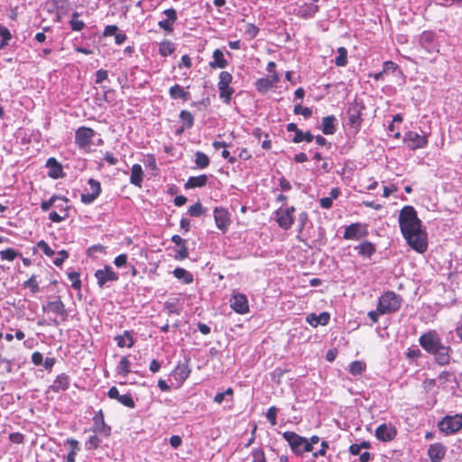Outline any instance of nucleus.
<instances>
[{
  "label": "nucleus",
  "instance_id": "a211bd4d",
  "mask_svg": "<svg viewBox=\"0 0 462 462\" xmlns=\"http://www.w3.org/2000/svg\"><path fill=\"white\" fill-rule=\"evenodd\" d=\"M330 319V315L328 312H321L319 315H316L315 313H310L307 316V322L313 328H317L319 325L326 326L328 324Z\"/></svg>",
  "mask_w": 462,
  "mask_h": 462
},
{
  "label": "nucleus",
  "instance_id": "e433bc0d",
  "mask_svg": "<svg viewBox=\"0 0 462 462\" xmlns=\"http://www.w3.org/2000/svg\"><path fill=\"white\" fill-rule=\"evenodd\" d=\"M195 163L198 168L205 169L209 165V159L206 153L199 151L195 153Z\"/></svg>",
  "mask_w": 462,
  "mask_h": 462
},
{
  "label": "nucleus",
  "instance_id": "79ce46f5",
  "mask_svg": "<svg viewBox=\"0 0 462 462\" xmlns=\"http://www.w3.org/2000/svg\"><path fill=\"white\" fill-rule=\"evenodd\" d=\"M313 139H314L313 134L310 132L308 131L306 133L297 132V134H295L293 136L291 141L294 143H301L302 141H306L307 143H310V142L313 141Z\"/></svg>",
  "mask_w": 462,
  "mask_h": 462
},
{
  "label": "nucleus",
  "instance_id": "37998d69",
  "mask_svg": "<svg viewBox=\"0 0 462 462\" xmlns=\"http://www.w3.org/2000/svg\"><path fill=\"white\" fill-rule=\"evenodd\" d=\"M180 118L183 122L186 128H191L194 125V117L189 111L182 110Z\"/></svg>",
  "mask_w": 462,
  "mask_h": 462
},
{
  "label": "nucleus",
  "instance_id": "4d7b16f0",
  "mask_svg": "<svg viewBox=\"0 0 462 462\" xmlns=\"http://www.w3.org/2000/svg\"><path fill=\"white\" fill-rule=\"evenodd\" d=\"M59 200V196L53 195L49 200H43L41 203V208L42 211H48L51 207L55 205V202Z\"/></svg>",
  "mask_w": 462,
  "mask_h": 462
},
{
  "label": "nucleus",
  "instance_id": "680f3d73",
  "mask_svg": "<svg viewBox=\"0 0 462 462\" xmlns=\"http://www.w3.org/2000/svg\"><path fill=\"white\" fill-rule=\"evenodd\" d=\"M69 257V253L66 250H60L58 253L57 257L54 258L53 263L56 266H60L64 263V261Z\"/></svg>",
  "mask_w": 462,
  "mask_h": 462
},
{
  "label": "nucleus",
  "instance_id": "393cba45",
  "mask_svg": "<svg viewBox=\"0 0 462 462\" xmlns=\"http://www.w3.org/2000/svg\"><path fill=\"white\" fill-rule=\"evenodd\" d=\"M337 118L335 116H328L322 118L321 130L324 134H333L336 132Z\"/></svg>",
  "mask_w": 462,
  "mask_h": 462
},
{
  "label": "nucleus",
  "instance_id": "f3484780",
  "mask_svg": "<svg viewBox=\"0 0 462 462\" xmlns=\"http://www.w3.org/2000/svg\"><path fill=\"white\" fill-rule=\"evenodd\" d=\"M396 430L391 424L383 423L375 430V437L382 441H390L396 436Z\"/></svg>",
  "mask_w": 462,
  "mask_h": 462
},
{
  "label": "nucleus",
  "instance_id": "052dcab7",
  "mask_svg": "<svg viewBox=\"0 0 462 462\" xmlns=\"http://www.w3.org/2000/svg\"><path fill=\"white\" fill-rule=\"evenodd\" d=\"M276 415H277V408L274 406L270 407L266 411V419L272 425H276Z\"/></svg>",
  "mask_w": 462,
  "mask_h": 462
},
{
  "label": "nucleus",
  "instance_id": "f704fd0d",
  "mask_svg": "<svg viewBox=\"0 0 462 462\" xmlns=\"http://www.w3.org/2000/svg\"><path fill=\"white\" fill-rule=\"evenodd\" d=\"M175 51L174 44L170 41H163L159 45V53L162 57H167Z\"/></svg>",
  "mask_w": 462,
  "mask_h": 462
},
{
  "label": "nucleus",
  "instance_id": "603ef678",
  "mask_svg": "<svg viewBox=\"0 0 462 462\" xmlns=\"http://www.w3.org/2000/svg\"><path fill=\"white\" fill-rule=\"evenodd\" d=\"M101 443V439L97 435L90 436L86 442L87 449H97Z\"/></svg>",
  "mask_w": 462,
  "mask_h": 462
},
{
  "label": "nucleus",
  "instance_id": "58836bf2",
  "mask_svg": "<svg viewBox=\"0 0 462 462\" xmlns=\"http://www.w3.org/2000/svg\"><path fill=\"white\" fill-rule=\"evenodd\" d=\"M255 88L260 93H265L273 88L272 82L267 78H262L256 80Z\"/></svg>",
  "mask_w": 462,
  "mask_h": 462
},
{
  "label": "nucleus",
  "instance_id": "a878e982",
  "mask_svg": "<svg viewBox=\"0 0 462 462\" xmlns=\"http://www.w3.org/2000/svg\"><path fill=\"white\" fill-rule=\"evenodd\" d=\"M355 249L357 251L358 254L363 257H371L376 251L375 245L369 241L362 242L360 245H356Z\"/></svg>",
  "mask_w": 462,
  "mask_h": 462
},
{
  "label": "nucleus",
  "instance_id": "338daca9",
  "mask_svg": "<svg viewBox=\"0 0 462 462\" xmlns=\"http://www.w3.org/2000/svg\"><path fill=\"white\" fill-rule=\"evenodd\" d=\"M69 25L73 31L79 32L85 27V23L78 19H71Z\"/></svg>",
  "mask_w": 462,
  "mask_h": 462
},
{
  "label": "nucleus",
  "instance_id": "6ab92c4d",
  "mask_svg": "<svg viewBox=\"0 0 462 462\" xmlns=\"http://www.w3.org/2000/svg\"><path fill=\"white\" fill-rule=\"evenodd\" d=\"M446 453V449L440 443L431 444L428 449V455L431 462H440Z\"/></svg>",
  "mask_w": 462,
  "mask_h": 462
},
{
  "label": "nucleus",
  "instance_id": "5701e85b",
  "mask_svg": "<svg viewBox=\"0 0 462 462\" xmlns=\"http://www.w3.org/2000/svg\"><path fill=\"white\" fill-rule=\"evenodd\" d=\"M69 377L65 374H61L58 375L54 380L51 389L55 393H59L60 391H66L69 387Z\"/></svg>",
  "mask_w": 462,
  "mask_h": 462
},
{
  "label": "nucleus",
  "instance_id": "473e14b6",
  "mask_svg": "<svg viewBox=\"0 0 462 462\" xmlns=\"http://www.w3.org/2000/svg\"><path fill=\"white\" fill-rule=\"evenodd\" d=\"M130 365L131 363L128 358L126 356H123L116 366V373L119 375L126 376L131 372Z\"/></svg>",
  "mask_w": 462,
  "mask_h": 462
},
{
  "label": "nucleus",
  "instance_id": "cd10ccee",
  "mask_svg": "<svg viewBox=\"0 0 462 462\" xmlns=\"http://www.w3.org/2000/svg\"><path fill=\"white\" fill-rule=\"evenodd\" d=\"M169 95L173 99L180 98L184 101L189 99V93L185 91L181 86L175 84L169 89Z\"/></svg>",
  "mask_w": 462,
  "mask_h": 462
},
{
  "label": "nucleus",
  "instance_id": "c756f323",
  "mask_svg": "<svg viewBox=\"0 0 462 462\" xmlns=\"http://www.w3.org/2000/svg\"><path fill=\"white\" fill-rule=\"evenodd\" d=\"M46 166L51 168L49 176L53 179H58L61 176L62 168L61 165L54 158H49L46 162Z\"/></svg>",
  "mask_w": 462,
  "mask_h": 462
},
{
  "label": "nucleus",
  "instance_id": "2eb2a0df",
  "mask_svg": "<svg viewBox=\"0 0 462 462\" xmlns=\"http://www.w3.org/2000/svg\"><path fill=\"white\" fill-rule=\"evenodd\" d=\"M214 219L216 226L223 233H225L230 226L231 219L230 214L227 209L224 208H215L214 209Z\"/></svg>",
  "mask_w": 462,
  "mask_h": 462
},
{
  "label": "nucleus",
  "instance_id": "b1692460",
  "mask_svg": "<svg viewBox=\"0 0 462 462\" xmlns=\"http://www.w3.org/2000/svg\"><path fill=\"white\" fill-rule=\"evenodd\" d=\"M208 176L205 174L189 177L184 184L186 189L204 187L208 182Z\"/></svg>",
  "mask_w": 462,
  "mask_h": 462
},
{
  "label": "nucleus",
  "instance_id": "5fc2aeb1",
  "mask_svg": "<svg viewBox=\"0 0 462 462\" xmlns=\"http://www.w3.org/2000/svg\"><path fill=\"white\" fill-rule=\"evenodd\" d=\"M37 248L41 249L43 254L47 256H53L55 252L49 246V245L44 241L41 240L37 243Z\"/></svg>",
  "mask_w": 462,
  "mask_h": 462
},
{
  "label": "nucleus",
  "instance_id": "f8f14e48",
  "mask_svg": "<svg viewBox=\"0 0 462 462\" xmlns=\"http://www.w3.org/2000/svg\"><path fill=\"white\" fill-rule=\"evenodd\" d=\"M95 277L100 288H103L109 282H116L119 279L118 274L109 265H106L104 269L97 270Z\"/></svg>",
  "mask_w": 462,
  "mask_h": 462
},
{
  "label": "nucleus",
  "instance_id": "6e6d98bb",
  "mask_svg": "<svg viewBox=\"0 0 462 462\" xmlns=\"http://www.w3.org/2000/svg\"><path fill=\"white\" fill-rule=\"evenodd\" d=\"M189 256V250L185 244L180 245V248L176 250L175 259L181 261Z\"/></svg>",
  "mask_w": 462,
  "mask_h": 462
},
{
  "label": "nucleus",
  "instance_id": "4c0bfd02",
  "mask_svg": "<svg viewBox=\"0 0 462 462\" xmlns=\"http://www.w3.org/2000/svg\"><path fill=\"white\" fill-rule=\"evenodd\" d=\"M0 35L2 37V40L0 42V50H1L9 44V42L12 39V34L7 27H5L0 23Z\"/></svg>",
  "mask_w": 462,
  "mask_h": 462
},
{
  "label": "nucleus",
  "instance_id": "69168bd1",
  "mask_svg": "<svg viewBox=\"0 0 462 462\" xmlns=\"http://www.w3.org/2000/svg\"><path fill=\"white\" fill-rule=\"evenodd\" d=\"M108 72L106 69H100L96 72V83L100 84L104 80L107 79Z\"/></svg>",
  "mask_w": 462,
  "mask_h": 462
},
{
  "label": "nucleus",
  "instance_id": "f257e3e1",
  "mask_svg": "<svg viewBox=\"0 0 462 462\" xmlns=\"http://www.w3.org/2000/svg\"><path fill=\"white\" fill-rule=\"evenodd\" d=\"M399 226L407 244L413 250L420 254L427 250V236L421 229V221L413 207L402 208L399 215Z\"/></svg>",
  "mask_w": 462,
  "mask_h": 462
},
{
  "label": "nucleus",
  "instance_id": "39448f33",
  "mask_svg": "<svg viewBox=\"0 0 462 462\" xmlns=\"http://www.w3.org/2000/svg\"><path fill=\"white\" fill-rule=\"evenodd\" d=\"M439 430L445 435H452L462 429V414L447 415L438 424Z\"/></svg>",
  "mask_w": 462,
  "mask_h": 462
},
{
  "label": "nucleus",
  "instance_id": "4468645a",
  "mask_svg": "<svg viewBox=\"0 0 462 462\" xmlns=\"http://www.w3.org/2000/svg\"><path fill=\"white\" fill-rule=\"evenodd\" d=\"M91 430L95 433L100 434L106 438L110 436L111 427L108 426L104 420V413L102 410L98 411L93 417V426Z\"/></svg>",
  "mask_w": 462,
  "mask_h": 462
},
{
  "label": "nucleus",
  "instance_id": "3c124183",
  "mask_svg": "<svg viewBox=\"0 0 462 462\" xmlns=\"http://www.w3.org/2000/svg\"><path fill=\"white\" fill-rule=\"evenodd\" d=\"M233 76L227 71H222L219 74L217 86H229L232 82Z\"/></svg>",
  "mask_w": 462,
  "mask_h": 462
},
{
  "label": "nucleus",
  "instance_id": "bf43d9fd",
  "mask_svg": "<svg viewBox=\"0 0 462 462\" xmlns=\"http://www.w3.org/2000/svg\"><path fill=\"white\" fill-rule=\"evenodd\" d=\"M259 29L253 23H248L245 27V33L250 38L254 39L257 36Z\"/></svg>",
  "mask_w": 462,
  "mask_h": 462
},
{
  "label": "nucleus",
  "instance_id": "774afa93",
  "mask_svg": "<svg viewBox=\"0 0 462 462\" xmlns=\"http://www.w3.org/2000/svg\"><path fill=\"white\" fill-rule=\"evenodd\" d=\"M164 310H167L169 315L180 314V310L176 307L174 302L166 301L164 303Z\"/></svg>",
  "mask_w": 462,
  "mask_h": 462
},
{
  "label": "nucleus",
  "instance_id": "f03ea898",
  "mask_svg": "<svg viewBox=\"0 0 462 462\" xmlns=\"http://www.w3.org/2000/svg\"><path fill=\"white\" fill-rule=\"evenodd\" d=\"M419 343L424 351L434 356L439 365L444 366L450 363L452 349L449 346L443 344L436 330L431 329L421 334Z\"/></svg>",
  "mask_w": 462,
  "mask_h": 462
},
{
  "label": "nucleus",
  "instance_id": "72a5a7b5",
  "mask_svg": "<svg viewBox=\"0 0 462 462\" xmlns=\"http://www.w3.org/2000/svg\"><path fill=\"white\" fill-rule=\"evenodd\" d=\"M219 90V97L226 103L229 104L235 90L230 86H217Z\"/></svg>",
  "mask_w": 462,
  "mask_h": 462
},
{
  "label": "nucleus",
  "instance_id": "423d86ee",
  "mask_svg": "<svg viewBox=\"0 0 462 462\" xmlns=\"http://www.w3.org/2000/svg\"><path fill=\"white\" fill-rule=\"evenodd\" d=\"M365 106L357 102L351 103L346 110L347 125L357 133L361 127L362 123V111Z\"/></svg>",
  "mask_w": 462,
  "mask_h": 462
},
{
  "label": "nucleus",
  "instance_id": "c9c22d12",
  "mask_svg": "<svg viewBox=\"0 0 462 462\" xmlns=\"http://www.w3.org/2000/svg\"><path fill=\"white\" fill-rule=\"evenodd\" d=\"M335 64L338 67H345L347 64V51L345 47L337 49V56L335 59Z\"/></svg>",
  "mask_w": 462,
  "mask_h": 462
},
{
  "label": "nucleus",
  "instance_id": "13d9d810",
  "mask_svg": "<svg viewBox=\"0 0 462 462\" xmlns=\"http://www.w3.org/2000/svg\"><path fill=\"white\" fill-rule=\"evenodd\" d=\"M88 186H89V190L91 193L93 194H96V195H99L100 192H101V185H100V182L94 180V179H89L88 181Z\"/></svg>",
  "mask_w": 462,
  "mask_h": 462
},
{
  "label": "nucleus",
  "instance_id": "0eeeda50",
  "mask_svg": "<svg viewBox=\"0 0 462 462\" xmlns=\"http://www.w3.org/2000/svg\"><path fill=\"white\" fill-rule=\"evenodd\" d=\"M295 212L294 207H289V208H279L274 212V219L277 222L278 226L284 229L288 230L291 227L294 218H293V213Z\"/></svg>",
  "mask_w": 462,
  "mask_h": 462
},
{
  "label": "nucleus",
  "instance_id": "dca6fc26",
  "mask_svg": "<svg viewBox=\"0 0 462 462\" xmlns=\"http://www.w3.org/2000/svg\"><path fill=\"white\" fill-rule=\"evenodd\" d=\"M163 14L167 16V18L159 21L158 26L167 33H171L173 32V24L177 21V12L173 8H169L164 10Z\"/></svg>",
  "mask_w": 462,
  "mask_h": 462
},
{
  "label": "nucleus",
  "instance_id": "7c9ffc66",
  "mask_svg": "<svg viewBox=\"0 0 462 462\" xmlns=\"http://www.w3.org/2000/svg\"><path fill=\"white\" fill-rule=\"evenodd\" d=\"M173 275L178 280H182L183 283L185 284H190L194 281L192 273L181 267L175 268L173 271Z\"/></svg>",
  "mask_w": 462,
  "mask_h": 462
},
{
  "label": "nucleus",
  "instance_id": "bb28decb",
  "mask_svg": "<svg viewBox=\"0 0 462 462\" xmlns=\"http://www.w3.org/2000/svg\"><path fill=\"white\" fill-rule=\"evenodd\" d=\"M143 171L140 164H134L131 169L130 182L137 187H141L143 182Z\"/></svg>",
  "mask_w": 462,
  "mask_h": 462
},
{
  "label": "nucleus",
  "instance_id": "c85d7f7f",
  "mask_svg": "<svg viewBox=\"0 0 462 462\" xmlns=\"http://www.w3.org/2000/svg\"><path fill=\"white\" fill-rule=\"evenodd\" d=\"M66 445H69V451L67 456V462H75L76 456L80 450L79 441L74 439H68L66 440Z\"/></svg>",
  "mask_w": 462,
  "mask_h": 462
},
{
  "label": "nucleus",
  "instance_id": "49530a36",
  "mask_svg": "<svg viewBox=\"0 0 462 462\" xmlns=\"http://www.w3.org/2000/svg\"><path fill=\"white\" fill-rule=\"evenodd\" d=\"M68 278L71 282V287L75 290H80L81 288V281L79 278V273L77 272H71L68 273Z\"/></svg>",
  "mask_w": 462,
  "mask_h": 462
},
{
  "label": "nucleus",
  "instance_id": "20e7f679",
  "mask_svg": "<svg viewBox=\"0 0 462 462\" xmlns=\"http://www.w3.org/2000/svg\"><path fill=\"white\" fill-rule=\"evenodd\" d=\"M282 437L289 443L292 451L297 455H301L304 452H310L313 449L311 443H309L307 439L295 432L285 431L283 432Z\"/></svg>",
  "mask_w": 462,
  "mask_h": 462
},
{
  "label": "nucleus",
  "instance_id": "e2e57ef3",
  "mask_svg": "<svg viewBox=\"0 0 462 462\" xmlns=\"http://www.w3.org/2000/svg\"><path fill=\"white\" fill-rule=\"evenodd\" d=\"M68 217V213H64L63 215H61V213H58L57 211H51L50 212L49 214V218L50 220H51L52 222H55V223H60L61 222L62 220H64L66 217Z\"/></svg>",
  "mask_w": 462,
  "mask_h": 462
},
{
  "label": "nucleus",
  "instance_id": "864d4df0",
  "mask_svg": "<svg viewBox=\"0 0 462 462\" xmlns=\"http://www.w3.org/2000/svg\"><path fill=\"white\" fill-rule=\"evenodd\" d=\"M53 207L63 215L64 213H67V210L69 209L68 199L64 197H59V200L55 202Z\"/></svg>",
  "mask_w": 462,
  "mask_h": 462
},
{
  "label": "nucleus",
  "instance_id": "4be33fe9",
  "mask_svg": "<svg viewBox=\"0 0 462 462\" xmlns=\"http://www.w3.org/2000/svg\"><path fill=\"white\" fill-rule=\"evenodd\" d=\"M213 60L209 62V67L211 69H225L228 62L224 57V53L221 50L216 49L213 51Z\"/></svg>",
  "mask_w": 462,
  "mask_h": 462
},
{
  "label": "nucleus",
  "instance_id": "ea45409f",
  "mask_svg": "<svg viewBox=\"0 0 462 462\" xmlns=\"http://www.w3.org/2000/svg\"><path fill=\"white\" fill-rule=\"evenodd\" d=\"M207 212V208L200 202H197L189 208L188 213L190 217H199Z\"/></svg>",
  "mask_w": 462,
  "mask_h": 462
},
{
  "label": "nucleus",
  "instance_id": "1a4fd4ad",
  "mask_svg": "<svg viewBox=\"0 0 462 462\" xmlns=\"http://www.w3.org/2000/svg\"><path fill=\"white\" fill-rule=\"evenodd\" d=\"M367 235V226L357 222L346 226L343 238L346 240H359Z\"/></svg>",
  "mask_w": 462,
  "mask_h": 462
},
{
  "label": "nucleus",
  "instance_id": "de8ad7c7",
  "mask_svg": "<svg viewBox=\"0 0 462 462\" xmlns=\"http://www.w3.org/2000/svg\"><path fill=\"white\" fill-rule=\"evenodd\" d=\"M118 402L122 405H124L125 407H128V408H131V409L135 407V402H134L131 393L122 394L120 396Z\"/></svg>",
  "mask_w": 462,
  "mask_h": 462
},
{
  "label": "nucleus",
  "instance_id": "9d476101",
  "mask_svg": "<svg viewBox=\"0 0 462 462\" xmlns=\"http://www.w3.org/2000/svg\"><path fill=\"white\" fill-rule=\"evenodd\" d=\"M42 310L44 312H51L53 314L59 315L62 322L68 320V310H66V307L60 297H57L56 300L48 301L46 304H43Z\"/></svg>",
  "mask_w": 462,
  "mask_h": 462
},
{
  "label": "nucleus",
  "instance_id": "a19ab883",
  "mask_svg": "<svg viewBox=\"0 0 462 462\" xmlns=\"http://www.w3.org/2000/svg\"><path fill=\"white\" fill-rule=\"evenodd\" d=\"M365 369V364L362 361H353L349 365V373L353 375H358L361 374L362 372Z\"/></svg>",
  "mask_w": 462,
  "mask_h": 462
},
{
  "label": "nucleus",
  "instance_id": "ddd939ff",
  "mask_svg": "<svg viewBox=\"0 0 462 462\" xmlns=\"http://www.w3.org/2000/svg\"><path fill=\"white\" fill-rule=\"evenodd\" d=\"M230 306L238 314H245L249 311L247 297L244 293L234 291L230 299Z\"/></svg>",
  "mask_w": 462,
  "mask_h": 462
},
{
  "label": "nucleus",
  "instance_id": "a18cd8bd",
  "mask_svg": "<svg viewBox=\"0 0 462 462\" xmlns=\"http://www.w3.org/2000/svg\"><path fill=\"white\" fill-rule=\"evenodd\" d=\"M18 255L21 254L13 248H7L0 252L2 260L14 261Z\"/></svg>",
  "mask_w": 462,
  "mask_h": 462
},
{
  "label": "nucleus",
  "instance_id": "aec40b11",
  "mask_svg": "<svg viewBox=\"0 0 462 462\" xmlns=\"http://www.w3.org/2000/svg\"><path fill=\"white\" fill-rule=\"evenodd\" d=\"M189 374L190 369L187 363L178 364L172 371L173 378L180 383H182L189 376Z\"/></svg>",
  "mask_w": 462,
  "mask_h": 462
},
{
  "label": "nucleus",
  "instance_id": "0e129e2a",
  "mask_svg": "<svg viewBox=\"0 0 462 462\" xmlns=\"http://www.w3.org/2000/svg\"><path fill=\"white\" fill-rule=\"evenodd\" d=\"M99 195L93 194L91 192H86L81 194V202L84 204H91Z\"/></svg>",
  "mask_w": 462,
  "mask_h": 462
},
{
  "label": "nucleus",
  "instance_id": "09e8293b",
  "mask_svg": "<svg viewBox=\"0 0 462 462\" xmlns=\"http://www.w3.org/2000/svg\"><path fill=\"white\" fill-rule=\"evenodd\" d=\"M251 456L252 462H266L265 455L262 448H254Z\"/></svg>",
  "mask_w": 462,
  "mask_h": 462
},
{
  "label": "nucleus",
  "instance_id": "7ed1b4c3",
  "mask_svg": "<svg viewBox=\"0 0 462 462\" xmlns=\"http://www.w3.org/2000/svg\"><path fill=\"white\" fill-rule=\"evenodd\" d=\"M402 305V298L393 291L384 292L378 300V311L388 314L397 311Z\"/></svg>",
  "mask_w": 462,
  "mask_h": 462
},
{
  "label": "nucleus",
  "instance_id": "c03bdc74",
  "mask_svg": "<svg viewBox=\"0 0 462 462\" xmlns=\"http://www.w3.org/2000/svg\"><path fill=\"white\" fill-rule=\"evenodd\" d=\"M23 287L30 288L32 293H37L40 291L36 275H32L27 281L23 282Z\"/></svg>",
  "mask_w": 462,
  "mask_h": 462
},
{
  "label": "nucleus",
  "instance_id": "6e6552de",
  "mask_svg": "<svg viewBox=\"0 0 462 462\" xmlns=\"http://www.w3.org/2000/svg\"><path fill=\"white\" fill-rule=\"evenodd\" d=\"M403 143L411 150H417L424 148L428 145V138L426 134H419L413 131H408L403 135Z\"/></svg>",
  "mask_w": 462,
  "mask_h": 462
},
{
  "label": "nucleus",
  "instance_id": "8fccbe9b",
  "mask_svg": "<svg viewBox=\"0 0 462 462\" xmlns=\"http://www.w3.org/2000/svg\"><path fill=\"white\" fill-rule=\"evenodd\" d=\"M293 112L295 115H302L305 118H309L312 115V110L310 108L302 106L300 104L294 106Z\"/></svg>",
  "mask_w": 462,
  "mask_h": 462
},
{
  "label": "nucleus",
  "instance_id": "2f4dec72",
  "mask_svg": "<svg viewBox=\"0 0 462 462\" xmlns=\"http://www.w3.org/2000/svg\"><path fill=\"white\" fill-rule=\"evenodd\" d=\"M319 12V6L316 5H306L299 9L298 14L302 18H312Z\"/></svg>",
  "mask_w": 462,
  "mask_h": 462
},
{
  "label": "nucleus",
  "instance_id": "412c9836",
  "mask_svg": "<svg viewBox=\"0 0 462 462\" xmlns=\"http://www.w3.org/2000/svg\"><path fill=\"white\" fill-rule=\"evenodd\" d=\"M115 341L116 342L119 347L127 346L131 348L134 345L133 334L129 330H125L122 335H116L115 337Z\"/></svg>",
  "mask_w": 462,
  "mask_h": 462
},
{
  "label": "nucleus",
  "instance_id": "9b49d317",
  "mask_svg": "<svg viewBox=\"0 0 462 462\" xmlns=\"http://www.w3.org/2000/svg\"><path fill=\"white\" fill-rule=\"evenodd\" d=\"M95 131L89 127L81 126L75 133V143L84 149L91 144Z\"/></svg>",
  "mask_w": 462,
  "mask_h": 462
}]
</instances>
